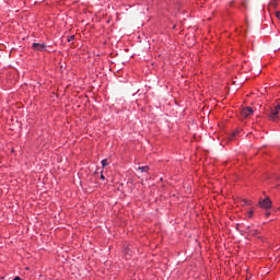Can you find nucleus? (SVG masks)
Listing matches in <instances>:
<instances>
[{
    "instance_id": "nucleus-4",
    "label": "nucleus",
    "mask_w": 280,
    "mask_h": 280,
    "mask_svg": "<svg viewBox=\"0 0 280 280\" xmlns=\"http://www.w3.org/2000/svg\"><path fill=\"white\" fill-rule=\"evenodd\" d=\"M45 45L44 44H38V43H34L33 44V49H36V51H43V49H45Z\"/></svg>"
},
{
    "instance_id": "nucleus-3",
    "label": "nucleus",
    "mask_w": 280,
    "mask_h": 280,
    "mask_svg": "<svg viewBox=\"0 0 280 280\" xmlns=\"http://www.w3.org/2000/svg\"><path fill=\"white\" fill-rule=\"evenodd\" d=\"M253 113H254L253 108L245 107L241 110V117H243V119H248V117H250Z\"/></svg>"
},
{
    "instance_id": "nucleus-6",
    "label": "nucleus",
    "mask_w": 280,
    "mask_h": 280,
    "mask_svg": "<svg viewBox=\"0 0 280 280\" xmlns=\"http://www.w3.org/2000/svg\"><path fill=\"white\" fill-rule=\"evenodd\" d=\"M238 133H240L238 130L234 131V132L232 133V136H231V139H235V137H237Z\"/></svg>"
},
{
    "instance_id": "nucleus-1",
    "label": "nucleus",
    "mask_w": 280,
    "mask_h": 280,
    "mask_svg": "<svg viewBox=\"0 0 280 280\" xmlns=\"http://www.w3.org/2000/svg\"><path fill=\"white\" fill-rule=\"evenodd\" d=\"M279 113H280V104H278L273 109H271L269 118L272 121H277V119H279Z\"/></svg>"
},
{
    "instance_id": "nucleus-5",
    "label": "nucleus",
    "mask_w": 280,
    "mask_h": 280,
    "mask_svg": "<svg viewBox=\"0 0 280 280\" xmlns=\"http://www.w3.org/2000/svg\"><path fill=\"white\" fill-rule=\"evenodd\" d=\"M140 172H148L150 170V166H141L139 167Z\"/></svg>"
},
{
    "instance_id": "nucleus-13",
    "label": "nucleus",
    "mask_w": 280,
    "mask_h": 280,
    "mask_svg": "<svg viewBox=\"0 0 280 280\" xmlns=\"http://www.w3.org/2000/svg\"><path fill=\"white\" fill-rule=\"evenodd\" d=\"M101 178L104 180V175H102Z\"/></svg>"
},
{
    "instance_id": "nucleus-2",
    "label": "nucleus",
    "mask_w": 280,
    "mask_h": 280,
    "mask_svg": "<svg viewBox=\"0 0 280 280\" xmlns=\"http://www.w3.org/2000/svg\"><path fill=\"white\" fill-rule=\"evenodd\" d=\"M258 205L261 207V209H270L272 207V201L269 197H267L266 199L260 200Z\"/></svg>"
},
{
    "instance_id": "nucleus-11",
    "label": "nucleus",
    "mask_w": 280,
    "mask_h": 280,
    "mask_svg": "<svg viewBox=\"0 0 280 280\" xmlns=\"http://www.w3.org/2000/svg\"><path fill=\"white\" fill-rule=\"evenodd\" d=\"M13 280H21V278L20 277H15Z\"/></svg>"
},
{
    "instance_id": "nucleus-9",
    "label": "nucleus",
    "mask_w": 280,
    "mask_h": 280,
    "mask_svg": "<svg viewBox=\"0 0 280 280\" xmlns=\"http://www.w3.org/2000/svg\"><path fill=\"white\" fill-rule=\"evenodd\" d=\"M73 38H75V35H71V36L68 38V43H71V40H73Z\"/></svg>"
},
{
    "instance_id": "nucleus-12",
    "label": "nucleus",
    "mask_w": 280,
    "mask_h": 280,
    "mask_svg": "<svg viewBox=\"0 0 280 280\" xmlns=\"http://www.w3.org/2000/svg\"><path fill=\"white\" fill-rule=\"evenodd\" d=\"M266 215H270V212H266Z\"/></svg>"
},
{
    "instance_id": "nucleus-8",
    "label": "nucleus",
    "mask_w": 280,
    "mask_h": 280,
    "mask_svg": "<svg viewBox=\"0 0 280 280\" xmlns=\"http://www.w3.org/2000/svg\"><path fill=\"white\" fill-rule=\"evenodd\" d=\"M254 214H255V211H254V210H249V211L247 212L248 218H253Z\"/></svg>"
},
{
    "instance_id": "nucleus-10",
    "label": "nucleus",
    "mask_w": 280,
    "mask_h": 280,
    "mask_svg": "<svg viewBox=\"0 0 280 280\" xmlns=\"http://www.w3.org/2000/svg\"><path fill=\"white\" fill-rule=\"evenodd\" d=\"M276 16H277V19H279V21H280V11H277V12H276Z\"/></svg>"
},
{
    "instance_id": "nucleus-7",
    "label": "nucleus",
    "mask_w": 280,
    "mask_h": 280,
    "mask_svg": "<svg viewBox=\"0 0 280 280\" xmlns=\"http://www.w3.org/2000/svg\"><path fill=\"white\" fill-rule=\"evenodd\" d=\"M102 165H103V167H106L108 165V160L107 159L103 160Z\"/></svg>"
}]
</instances>
